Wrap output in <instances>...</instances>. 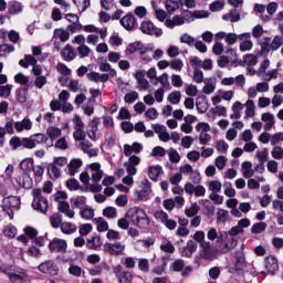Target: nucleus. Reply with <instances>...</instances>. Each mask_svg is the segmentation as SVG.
Returning <instances> with one entry per match:
<instances>
[{
	"label": "nucleus",
	"mask_w": 283,
	"mask_h": 283,
	"mask_svg": "<svg viewBox=\"0 0 283 283\" xmlns=\"http://www.w3.org/2000/svg\"><path fill=\"white\" fill-rule=\"evenodd\" d=\"M126 218H128L134 224V227H138V229H147L149 224H151V220L149 216L143 208L133 207L129 208L126 212Z\"/></svg>",
	"instance_id": "1"
},
{
	"label": "nucleus",
	"mask_w": 283,
	"mask_h": 283,
	"mask_svg": "<svg viewBox=\"0 0 283 283\" xmlns=\"http://www.w3.org/2000/svg\"><path fill=\"white\" fill-rule=\"evenodd\" d=\"M220 253H229L238 247V239L231 237L227 231L221 230L219 233Z\"/></svg>",
	"instance_id": "2"
},
{
	"label": "nucleus",
	"mask_w": 283,
	"mask_h": 283,
	"mask_svg": "<svg viewBox=\"0 0 283 283\" xmlns=\"http://www.w3.org/2000/svg\"><path fill=\"white\" fill-rule=\"evenodd\" d=\"M41 193L42 191L39 188H35L32 190V196H33L32 208L35 211H40L41 213H46L48 208L50 207V203L48 202L45 197H43V195Z\"/></svg>",
	"instance_id": "3"
},
{
	"label": "nucleus",
	"mask_w": 283,
	"mask_h": 283,
	"mask_svg": "<svg viewBox=\"0 0 283 283\" xmlns=\"http://www.w3.org/2000/svg\"><path fill=\"white\" fill-rule=\"evenodd\" d=\"M20 206H21V198L17 196H9L2 200V209L3 211H7L10 220L14 218V211H12V209H19Z\"/></svg>",
	"instance_id": "4"
},
{
	"label": "nucleus",
	"mask_w": 283,
	"mask_h": 283,
	"mask_svg": "<svg viewBox=\"0 0 283 283\" xmlns=\"http://www.w3.org/2000/svg\"><path fill=\"white\" fill-rule=\"evenodd\" d=\"M140 32L143 34H147L148 36L160 38L163 34V29L156 27V24L151 20H144L139 27Z\"/></svg>",
	"instance_id": "5"
},
{
	"label": "nucleus",
	"mask_w": 283,
	"mask_h": 283,
	"mask_svg": "<svg viewBox=\"0 0 283 283\" xmlns=\"http://www.w3.org/2000/svg\"><path fill=\"white\" fill-rule=\"evenodd\" d=\"M179 171L181 176H189V180L195 182V185L200 184L202 180V177H200V171L195 170L192 165L186 164L180 166Z\"/></svg>",
	"instance_id": "6"
},
{
	"label": "nucleus",
	"mask_w": 283,
	"mask_h": 283,
	"mask_svg": "<svg viewBox=\"0 0 283 283\" xmlns=\"http://www.w3.org/2000/svg\"><path fill=\"white\" fill-rule=\"evenodd\" d=\"M154 216L155 219H157L158 222H161V224H164L166 229H169V231H174V229L178 227V222L174 219H169V214L164 210H157Z\"/></svg>",
	"instance_id": "7"
},
{
	"label": "nucleus",
	"mask_w": 283,
	"mask_h": 283,
	"mask_svg": "<svg viewBox=\"0 0 283 283\" xmlns=\"http://www.w3.org/2000/svg\"><path fill=\"white\" fill-rule=\"evenodd\" d=\"M101 125V118L94 117L88 124L87 136L96 143V140H101L103 138V134L98 132V126Z\"/></svg>",
	"instance_id": "8"
},
{
	"label": "nucleus",
	"mask_w": 283,
	"mask_h": 283,
	"mask_svg": "<svg viewBox=\"0 0 283 283\" xmlns=\"http://www.w3.org/2000/svg\"><path fill=\"white\" fill-rule=\"evenodd\" d=\"M126 249L127 245L120 241L104 244V250L106 253H109V255H125Z\"/></svg>",
	"instance_id": "9"
},
{
	"label": "nucleus",
	"mask_w": 283,
	"mask_h": 283,
	"mask_svg": "<svg viewBox=\"0 0 283 283\" xmlns=\"http://www.w3.org/2000/svg\"><path fill=\"white\" fill-rule=\"evenodd\" d=\"M91 174L92 182H101L103 180V176H105V171L101 168V163H92L86 166Z\"/></svg>",
	"instance_id": "10"
},
{
	"label": "nucleus",
	"mask_w": 283,
	"mask_h": 283,
	"mask_svg": "<svg viewBox=\"0 0 283 283\" xmlns=\"http://www.w3.org/2000/svg\"><path fill=\"white\" fill-rule=\"evenodd\" d=\"M138 165H140V157L136 155L128 156V160L124 163L128 176H136L138 174Z\"/></svg>",
	"instance_id": "11"
},
{
	"label": "nucleus",
	"mask_w": 283,
	"mask_h": 283,
	"mask_svg": "<svg viewBox=\"0 0 283 283\" xmlns=\"http://www.w3.org/2000/svg\"><path fill=\"white\" fill-rule=\"evenodd\" d=\"M38 270L40 273H44V275H59V265L54 263V261H44L40 265H38Z\"/></svg>",
	"instance_id": "12"
},
{
	"label": "nucleus",
	"mask_w": 283,
	"mask_h": 283,
	"mask_svg": "<svg viewBox=\"0 0 283 283\" xmlns=\"http://www.w3.org/2000/svg\"><path fill=\"white\" fill-rule=\"evenodd\" d=\"M185 192L188 193V196H196V198H205V193H207V188L205 186L198 185L193 186L191 182L185 184Z\"/></svg>",
	"instance_id": "13"
},
{
	"label": "nucleus",
	"mask_w": 283,
	"mask_h": 283,
	"mask_svg": "<svg viewBox=\"0 0 283 283\" xmlns=\"http://www.w3.org/2000/svg\"><path fill=\"white\" fill-rule=\"evenodd\" d=\"M201 250L199 251V256L201 260H216V251L213 250V245L210 242L201 243Z\"/></svg>",
	"instance_id": "14"
},
{
	"label": "nucleus",
	"mask_w": 283,
	"mask_h": 283,
	"mask_svg": "<svg viewBox=\"0 0 283 283\" xmlns=\"http://www.w3.org/2000/svg\"><path fill=\"white\" fill-rule=\"evenodd\" d=\"M239 41H241L239 45L240 52H251L253 50V41L251 40V33L245 32L239 34Z\"/></svg>",
	"instance_id": "15"
},
{
	"label": "nucleus",
	"mask_w": 283,
	"mask_h": 283,
	"mask_svg": "<svg viewBox=\"0 0 283 283\" xmlns=\"http://www.w3.org/2000/svg\"><path fill=\"white\" fill-rule=\"evenodd\" d=\"M154 129L161 143H169V140H171V135L167 132V126L155 124Z\"/></svg>",
	"instance_id": "16"
},
{
	"label": "nucleus",
	"mask_w": 283,
	"mask_h": 283,
	"mask_svg": "<svg viewBox=\"0 0 283 283\" xmlns=\"http://www.w3.org/2000/svg\"><path fill=\"white\" fill-rule=\"evenodd\" d=\"M49 249H51V251L63 253L67 251V242L63 239L55 238L50 242Z\"/></svg>",
	"instance_id": "17"
},
{
	"label": "nucleus",
	"mask_w": 283,
	"mask_h": 283,
	"mask_svg": "<svg viewBox=\"0 0 283 283\" xmlns=\"http://www.w3.org/2000/svg\"><path fill=\"white\" fill-rule=\"evenodd\" d=\"M143 151V144L135 142L133 145L125 144L123 148V154L126 157L133 156L132 154H140Z\"/></svg>",
	"instance_id": "18"
},
{
	"label": "nucleus",
	"mask_w": 283,
	"mask_h": 283,
	"mask_svg": "<svg viewBox=\"0 0 283 283\" xmlns=\"http://www.w3.org/2000/svg\"><path fill=\"white\" fill-rule=\"evenodd\" d=\"M78 146L84 154H87V156H90V158L98 156V148H93L92 143H90V140L83 139L78 143Z\"/></svg>",
	"instance_id": "19"
},
{
	"label": "nucleus",
	"mask_w": 283,
	"mask_h": 283,
	"mask_svg": "<svg viewBox=\"0 0 283 283\" xmlns=\"http://www.w3.org/2000/svg\"><path fill=\"white\" fill-rule=\"evenodd\" d=\"M261 120L264 123L265 132H271L275 126V116L271 113H263L261 115Z\"/></svg>",
	"instance_id": "20"
},
{
	"label": "nucleus",
	"mask_w": 283,
	"mask_h": 283,
	"mask_svg": "<svg viewBox=\"0 0 283 283\" xmlns=\"http://www.w3.org/2000/svg\"><path fill=\"white\" fill-rule=\"evenodd\" d=\"M81 167H83V159L81 158L71 159L67 165L69 174L71 176H76V174H78V171L81 170Z\"/></svg>",
	"instance_id": "21"
},
{
	"label": "nucleus",
	"mask_w": 283,
	"mask_h": 283,
	"mask_svg": "<svg viewBox=\"0 0 283 283\" xmlns=\"http://www.w3.org/2000/svg\"><path fill=\"white\" fill-rule=\"evenodd\" d=\"M161 174H164L163 166L153 165L148 167V178H150V180H153L154 182H157Z\"/></svg>",
	"instance_id": "22"
},
{
	"label": "nucleus",
	"mask_w": 283,
	"mask_h": 283,
	"mask_svg": "<svg viewBox=\"0 0 283 283\" xmlns=\"http://www.w3.org/2000/svg\"><path fill=\"white\" fill-rule=\"evenodd\" d=\"M196 251H198V244L193 240H189L187 245L182 248L181 255L182 258H191Z\"/></svg>",
	"instance_id": "23"
},
{
	"label": "nucleus",
	"mask_w": 283,
	"mask_h": 283,
	"mask_svg": "<svg viewBox=\"0 0 283 283\" xmlns=\"http://www.w3.org/2000/svg\"><path fill=\"white\" fill-rule=\"evenodd\" d=\"M185 22H186L185 17L174 15L172 19H167L164 22V25L172 30V28H176L177 25H185Z\"/></svg>",
	"instance_id": "24"
},
{
	"label": "nucleus",
	"mask_w": 283,
	"mask_h": 283,
	"mask_svg": "<svg viewBox=\"0 0 283 283\" xmlns=\"http://www.w3.org/2000/svg\"><path fill=\"white\" fill-rule=\"evenodd\" d=\"M241 174L243 178H253V176H255V170H253V163L243 161L241 164Z\"/></svg>",
	"instance_id": "25"
},
{
	"label": "nucleus",
	"mask_w": 283,
	"mask_h": 283,
	"mask_svg": "<svg viewBox=\"0 0 283 283\" xmlns=\"http://www.w3.org/2000/svg\"><path fill=\"white\" fill-rule=\"evenodd\" d=\"M14 129L21 134V132H30L32 129V120L24 118L23 120L14 123Z\"/></svg>",
	"instance_id": "26"
},
{
	"label": "nucleus",
	"mask_w": 283,
	"mask_h": 283,
	"mask_svg": "<svg viewBox=\"0 0 283 283\" xmlns=\"http://www.w3.org/2000/svg\"><path fill=\"white\" fill-rule=\"evenodd\" d=\"M87 78L88 81H93L94 83H107L109 81V75L91 72L87 74Z\"/></svg>",
	"instance_id": "27"
},
{
	"label": "nucleus",
	"mask_w": 283,
	"mask_h": 283,
	"mask_svg": "<svg viewBox=\"0 0 283 283\" xmlns=\"http://www.w3.org/2000/svg\"><path fill=\"white\" fill-rule=\"evenodd\" d=\"M120 25H123L125 30H134L136 25V18L134 14L129 13L120 20Z\"/></svg>",
	"instance_id": "28"
},
{
	"label": "nucleus",
	"mask_w": 283,
	"mask_h": 283,
	"mask_svg": "<svg viewBox=\"0 0 283 283\" xmlns=\"http://www.w3.org/2000/svg\"><path fill=\"white\" fill-rule=\"evenodd\" d=\"M94 224L99 233H105V231H109V223L105 218L98 217L93 219Z\"/></svg>",
	"instance_id": "29"
},
{
	"label": "nucleus",
	"mask_w": 283,
	"mask_h": 283,
	"mask_svg": "<svg viewBox=\"0 0 283 283\" xmlns=\"http://www.w3.org/2000/svg\"><path fill=\"white\" fill-rule=\"evenodd\" d=\"M149 52H154V44H149L146 48L140 49V59L144 61V63H151L154 60L153 55L149 54Z\"/></svg>",
	"instance_id": "30"
},
{
	"label": "nucleus",
	"mask_w": 283,
	"mask_h": 283,
	"mask_svg": "<svg viewBox=\"0 0 283 283\" xmlns=\"http://www.w3.org/2000/svg\"><path fill=\"white\" fill-rule=\"evenodd\" d=\"M28 277L25 270L18 268L15 272L9 277L12 283H23V280Z\"/></svg>",
	"instance_id": "31"
},
{
	"label": "nucleus",
	"mask_w": 283,
	"mask_h": 283,
	"mask_svg": "<svg viewBox=\"0 0 283 283\" xmlns=\"http://www.w3.org/2000/svg\"><path fill=\"white\" fill-rule=\"evenodd\" d=\"M57 209L59 211H61V213H64V216H66V218H70L71 220L76 216V212L70 207V203L67 202H61L57 206Z\"/></svg>",
	"instance_id": "32"
},
{
	"label": "nucleus",
	"mask_w": 283,
	"mask_h": 283,
	"mask_svg": "<svg viewBox=\"0 0 283 283\" xmlns=\"http://www.w3.org/2000/svg\"><path fill=\"white\" fill-rule=\"evenodd\" d=\"M205 86L202 88L203 94H213L216 92V80L212 77H207L203 80Z\"/></svg>",
	"instance_id": "33"
},
{
	"label": "nucleus",
	"mask_w": 283,
	"mask_h": 283,
	"mask_svg": "<svg viewBox=\"0 0 283 283\" xmlns=\"http://www.w3.org/2000/svg\"><path fill=\"white\" fill-rule=\"evenodd\" d=\"M265 269L269 271V273L274 275L279 269L277 259L274 256H268L265 259Z\"/></svg>",
	"instance_id": "34"
},
{
	"label": "nucleus",
	"mask_w": 283,
	"mask_h": 283,
	"mask_svg": "<svg viewBox=\"0 0 283 283\" xmlns=\"http://www.w3.org/2000/svg\"><path fill=\"white\" fill-rule=\"evenodd\" d=\"M63 130L56 126H49L46 128V136L50 140L54 142L56 138H61Z\"/></svg>",
	"instance_id": "35"
},
{
	"label": "nucleus",
	"mask_w": 283,
	"mask_h": 283,
	"mask_svg": "<svg viewBox=\"0 0 283 283\" xmlns=\"http://www.w3.org/2000/svg\"><path fill=\"white\" fill-rule=\"evenodd\" d=\"M243 107H245V118H253V116H255V102H253V99H247Z\"/></svg>",
	"instance_id": "36"
},
{
	"label": "nucleus",
	"mask_w": 283,
	"mask_h": 283,
	"mask_svg": "<svg viewBox=\"0 0 283 283\" xmlns=\"http://www.w3.org/2000/svg\"><path fill=\"white\" fill-rule=\"evenodd\" d=\"M71 205L76 209H84V207H87V198L85 196L73 197L71 198Z\"/></svg>",
	"instance_id": "37"
},
{
	"label": "nucleus",
	"mask_w": 283,
	"mask_h": 283,
	"mask_svg": "<svg viewBox=\"0 0 283 283\" xmlns=\"http://www.w3.org/2000/svg\"><path fill=\"white\" fill-rule=\"evenodd\" d=\"M60 229L65 235H72V233H76L77 227L73 222L64 221L61 223Z\"/></svg>",
	"instance_id": "38"
},
{
	"label": "nucleus",
	"mask_w": 283,
	"mask_h": 283,
	"mask_svg": "<svg viewBox=\"0 0 283 283\" xmlns=\"http://www.w3.org/2000/svg\"><path fill=\"white\" fill-rule=\"evenodd\" d=\"M84 32H97L99 34L101 39H105L107 36V29H98L96 25L94 24H87L82 27Z\"/></svg>",
	"instance_id": "39"
},
{
	"label": "nucleus",
	"mask_w": 283,
	"mask_h": 283,
	"mask_svg": "<svg viewBox=\"0 0 283 283\" xmlns=\"http://www.w3.org/2000/svg\"><path fill=\"white\" fill-rule=\"evenodd\" d=\"M53 39H59L62 43H65L70 40V32L65 29H55L53 32Z\"/></svg>",
	"instance_id": "40"
},
{
	"label": "nucleus",
	"mask_w": 283,
	"mask_h": 283,
	"mask_svg": "<svg viewBox=\"0 0 283 283\" xmlns=\"http://www.w3.org/2000/svg\"><path fill=\"white\" fill-rule=\"evenodd\" d=\"M80 216L83 220H94L95 210L90 206H85L80 210Z\"/></svg>",
	"instance_id": "41"
},
{
	"label": "nucleus",
	"mask_w": 283,
	"mask_h": 283,
	"mask_svg": "<svg viewBox=\"0 0 283 283\" xmlns=\"http://www.w3.org/2000/svg\"><path fill=\"white\" fill-rule=\"evenodd\" d=\"M62 56H63L64 61H74V59H76V53L74 52V48H72V45L67 44L62 50Z\"/></svg>",
	"instance_id": "42"
},
{
	"label": "nucleus",
	"mask_w": 283,
	"mask_h": 283,
	"mask_svg": "<svg viewBox=\"0 0 283 283\" xmlns=\"http://www.w3.org/2000/svg\"><path fill=\"white\" fill-rule=\"evenodd\" d=\"M87 249H101L103 247V239L101 237H93L86 241Z\"/></svg>",
	"instance_id": "43"
},
{
	"label": "nucleus",
	"mask_w": 283,
	"mask_h": 283,
	"mask_svg": "<svg viewBox=\"0 0 283 283\" xmlns=\"http://www.w3.org/2000/svg\"><path fill=\"white\" fill-rule=\"evenodd\" d=\"M18 185L23 189H32V178L28 175H22L17 180Z\"/></svg>",
	"instance_id": "44"
},
{
	"label": "nucleus",
	"mask_w": 283,
	"mask_h": 283,
	"mask_svg": "<svg viewBox=\"0 0 283 283\" xmlns=\"http://www.w3.org/2000/svg\"><path fill=\"white\" fill-rule=\"evenodd\" d=\"M137 199L142 200L143 202H147L149 198H151V188L146 187L139 191L136 192Z\"/></svg>",
	"instance_id": "45"
},
{
	"label": "nucleus",
	"mask_w": 283,
	"mask_h": 283,
	"mask_svg": "<svg viewBox=\"0 0 283 283\" xmlns=\"http://www.w3.org/2000/svg\"><path fill=\"white\" fill-rule=\"evenodd\" d=\"M223 21H231V23H238L240 21V12L238 10H231L229 13L223 14Z\"/></svg>",
	"instance_id": "46"
},
{
	"label": "nucleus",
	"mask_w": 283,
	"mask_h": 283,
	"mask_svg": "<svg viewBox=\"0 0 283 283\" xmlns=\"http://www.w3.org/2000/svg\"><path fill=\"white\" fill-rule=\"evenodd\" d=\"M197 112H199V114H205L207 112V109H209V103L207 102V98L205 97H199L197 99Z\"/></svg>",
	"instance_id": "47"
},
{
	"label": "nucleus",
	"mask_w": 283,
	"mask_h": 283,
	"mask_svg": "<svg viewBox=\"0 0 283 283\" xmlns=\"http://www.w3.org/2000/svg\"><path fill=\"white\" fill-rule=\"evenodd\" d=\"M20 168L22 171L28 174V171H32L34 169V159L32 158H25L20 163Z\"/></svg>",
	"instance_id": "48"
},
{
	"label": "nucleus",
	"mask_w": 283,
	"mask_h": 283,
	"mask_svg": "<svg viewBox=\"0 0 283 283\" xmlns=\"http://www.w3.org/2000/svg\"><path fill=\"white\" fill-rule=\"evenodd\" d=\"M207 185L211 193H220V191H222V182L219 180H210Z\"/></svg>",
	"instance_id": "49"
},
{
	"label": "nucleus",
	"mask_w": 283,
	"mask_h": 283,
	"mask_svg": "<svg viewBox=\"0 0 283 283\" xmlns=\"http://www.w3.org/2000/svg\"><path fill=\"white\" fill-rule=\"evenodd\" d=\"M103 216L109 220H116L118 218V210L114 207H107L103 210Z\"/></svg>",
	"instance_id": "50"
},
{
	"label": "nucleus",
	"mask_w": 283,
	"mask_h": 283,
	"mask_svg": "<svg viewBox=\"0 0 283 283\" xmlns=\"http://www.w3.org/2000/svg\"><path fill=\"white\" fill-rule=\"evenodd\" d=\"M108 43L113 48H120V45H123V38H120V35H118V33L114 32L109 36Z\"/></svg>",
	"instance_id": "51"
},
{
	"label": "nucleus",
	"mask_w": 283,
	"mask_h": 283,
	"mask_svg": "<svg viewBox=\"0 0 283 283\" xmlns=\"http://www.w3.org/2000/svg\"><path fill=\"white\" fill-rule=\"evenodd\" d=\"M10 14H19L23 12V4L19 1H12L9 6Z\"/></svg>",
	"instance_id": "52"
},
{
	"label": "nucleus",
	"mask_w": 283,
	"mask_h": 283,
	"mask_svg": "<svg viewBox=\"0 0 283 283\" xmlns=\"http://www.w3.org/2000/svg\"><path fill=\"white\" fill-rule=\"evenodd\" d=\"M180 98H182V93H180V91H174L168 95L167 101L171 103V105H178Z\"/></svg>",
	"instance_id": "53"
},
{
	"label": "nucleus",
	"mask_w": 283,
	"mask_h": 283,
	"mask_svg": "<svg viewBox=\"0 0 283 283\" xmlns=\"http://www.w3.org/2000/svg\"><path fill=\"white\" fill-rule=\"evenodd\" d=\"M280 72L277 71V69H272L270 71H264L262 74V78L263 81H273V78H277Z\"/></svg>",
	"instance_id": "54"
},
{
	"label": "nucleus",
	"mask_w": 283,
	"mask_h": 283,
	"mask_svg": "<svg viewBox=\"0 0 283 283\" xmlns=\"http://www.w3.org/2000/svg\"><path fill=\"white\" fill-rule=\"evenodd\" d=\"M74 3L78 12H85L92 6V0H74Z\"/></svg>",
	"instance_id": "55"
},
{
	"label": "nucleus",
	"mask_w": 283,
	"mask_h": 283,
	"mask_svg": "<svg viewBox=\"0 0 283 283\" xmlns=\"http://www.w3.org/2000/svg\"><path fill=\"white\" fill-rule=\"evenodd\" d=\"M230 216L229 212L224 209H219L217 211V222L219 224H224V222H227L229 220Z\"/></svg>",
	"instance_id": "56"
},
{
	"label": "nucleus",
	"mask_w": 283,
	"mask_h": 283,
	"mask_svg": "<svg viewBox=\"0 0 283 283\" xmlns=\"http://www.w3.org/2000/svg\"><path fill=\"white\" fill-rule=\"evenodd\" d=\"M209 11L206 10H196L193 12L189 13L190 19H192V21L195 19H209Z\"/></svg>",
	"instance_id": "57"
},
{
	"label": "nucleus",
	"mask_w": 283,
	"mask_h": 283,
	"mask_svg": "<svg viewBox=\"0 0 283 283\" xmlns=\"http://www.w3.org/2000/svg\"><path fill=\"white\" fill-rule=\"evenodd\" d=\"M200 211V206L198 203H191L189 208H186L185 214L187 218H193V216H198V212Z\"/></svg>",
	"instance_id": "58"
},
{
	"label": "nucleus",
	"mask_w": 283,
	"mask_h": 283,
	"mask_svg": "<svg viewBox=\"0 0 283 283\" xmlns=\"http://www.w3.org/2000/svg\"><path fill=\"white\" fill-rule=\"evenodd\" d=\"M214 147L219 154H227L229 151V144L224 139L217 140Z\"/></svg>",
	"instance_id": "59"
},
{
	"label": "nucleus",
	"mask_w": 283,
	"mask_h": 283,
	"mask_svg": "<svg viewBox=\"0 0 283 283\" xmlns=\"http://www.w3.org/2000/svg\"><path fill=\"white\" fill-rule=\"evenodd\" d=\"M101 72H108V76H116V70L112 69V64L107 62L99 63Z\"/></svg>",
	"instance_id": "60"
},
{
	"label": "nucleus",
	"mask_w": 283,
	"mask_h": 283,
	"mask_svg": "<svg viewBox=\"0 0 283 283\" xmlns=\"http://www.w3.org/2000/svg\"><path fill=\"white\" fill-rule=\"evenodd\" d=\"M31 140L33 142V146L36 147L38 145H41V143H48V137H45L44 134L38 133L31 135Z\"/></svg>",
	"instance_id": "61"
},
{
	"label": "nucleus",
	"mask_w": 283,
	"mask_h": 283,
	"mask_svg": "<svg viewBox=\"0 0 283 283\" xmlns=\"http://www.w3.org/2000/svg\"><path fill=\"white\" fill-rule=\"evenodd\" d=\"M70 148V143L67 142V137H60L55 142V149H61L62 151H65V149Z\"/></svg>",
	"instance_id": "62"
},
{
	"label": "nucleus",
	"mask_w": 283,
	"mask_h": 283,
	"mask_svg": "<svg viewBox=\"0 0 283 283\" xmlns=\"http://www.w3.org/2000/svg\"><path fill=\"white\" fill-rule=\"evenodd\" d=\"M18 103H25L28 101V88H19L15 91Z\"/></svg>",
	"instance_id": "63"
},
{
	"label": "nucleus",
	"mask_w": 283,
	"mask_h": 283,
	"mask_svg": "<svg viewBox=\"0 0 283 283\" xmlns=\"http://www.w3.org/2000/svg\"><path fill=\"white\" fill-rule=\"evenodd\" d=\"M185 92L187 94V96H198L199 91H198V86L193 85V84H187L185 86Z\"/></svg>",
	"instance_id": "64"
}]
</instances>
